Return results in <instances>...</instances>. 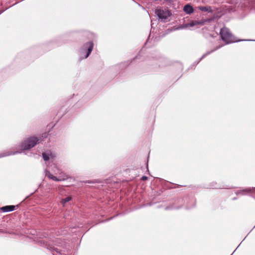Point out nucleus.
I'll return each mask as SVG.
<instances>
[{"label":"nucleus","mask_w":255,"mask_h":255,"mask_svg":"<svg viewBox=\"0 0 255 255\" xmlns=\"http://www.w3.org/2000/svg\"><path fill=\"white\" fill-rule=\"evenodd\" d=\"M175 0H155V1H163V3H164L165 2H172L174 1Z\"/></svg>","instance_id":"17"},{"label":"nucleus","mask_w":255,"mask_h":255,"mask_svg":"<svg viewBox=\"0 0 255 255\" xmlns=\"http://www.w3.org/2000/svg\"><path fill=\"white\" fill-rule=\"evenodd\" d=\"M179 207H178V208H175V207H171V208H170V207H166V209L167 210V209H179Z\"/></svg>","instance_id":"20"},{"label":"nucleus","mask_w":255,"mask_h":255,"mask_svg":"<svg viewBox=\"0 0 255 255\" xmlns=\"http://www.w3.org/2000/svg\"><path fill=\"white\" fill-rule=\"evenodd\" d=\"M223 45H219V46H217L216 47H215L214 49H213L212 50H210V51H208L207 52H206L204 54H203L202 55V56L201 57V58L200 59H199V60H198V61L196 62V64H198L199 62L202 60L204 58H205L206 56H207V55L210 54L211 53H212V52L216 51L217 50L220 49V48H221Z\"/></svg>","instance_id":"9"},{"label":"nucleus","mask_w":255,"mask_h":255,"mask_svg":"<svg viewBox=\"0 0 255 255\" xmlns=\"http://www.w3.org/2000/svg\"><path fill=\"white\" fill-rule=\"evenodd\" d=\"M71 200V197H70V196H68V197H67L66 198H64V199H63L62 200H61V204L64 206L65 204L68 202L69 201H70V200Z\"/></svg>","instance_id":"15"},{"label":"nucleus","mask_w":255,"mask_h":255,"mask_svg":"<svg viewBox=\"0 0 255 255\" xmlns=\"http://www.w3.org/2000/svg\"><path fill=\"white\" fill-rule=\"evenodd\" d=\"M141 179L142 180H143V181L146 180H147V176H143L141 177Z\"/></svg>","instance_id":"19"},{"label":"nucleus","mask_w":255,"mask_h":255,"mask_svg":"<svg viewBox=\"0 0 255 255\" xmlns=\"http://www.w3.org/2000/svg\"><path fill=\"white\" fill-rule=\"evenodd\" d=\"M47 136V133H45L44 136H42V137H44V138H46Z\"/></svg>","instance_id":"21"},{"label":"nucleus","mask_w":255,"mask_h":255,"mask_svg":"<svg viewBox=\"0 0 255 255\" xmlns=\"http://www.w3.org/2000/svg\"><path fill=\"white\" fill-rule=\"evenodd\" d=\"M155 13L162 21L165 20L170 16V13L168 10L161 8L156 9Z\"/></svg>","instance_id":"4"},{"label":"nucleus","mask_w":255,"mask_h":255,"mask_svg":"<svg viewBox=\"0 0 255 255\" xmlns=\"http://www.w3.org/2000/svg\"><path fill=\"white\" fill-rule=\"evenodd\" d=\"M50 179H52L53 181H61L63 178H58V177L55 176L53 175H51V176L49 178Z\"/></svg>","instance_id":"16"},{"label":"nucleus","mask_w":255,"mask_h":255,"mask_svg":"<svg viewBox=\"0 0 255 255\" xmlns=\"http://www.w3.org/2000/svg\"><path fill=\"white\" fill-rule=\"evenodd\" d=\"M94 44L92 41L86 43L80 49L81 57L87 58L93 50Z\"/></svg>","instance_id":"3"},{"label":"nucleus","mask_w":255,"mask_h":255,"mask_svg":"<svg viewBox=\"0 0 255 255\" xmlns=\"http://www.w3.org/2000/svg\"><path fill=\"white\" fill-rule=\"evenodd\" d=\"M204 22L201 21L193 20L191 22L182 25L179 27L180 28H186L188 27H193L197 25H203Z\"/></svg>","instance_id":"6"},{"label":"nucleus","mask_w":255,"mask_h":255,"mask_svg":"<svg viewBox=\"0 0 255 255\" xmlns=\"http://www.w3.org/2000/svg\"><path fill=\"white\" fill-rule=\"evenodd\" d=\"M19 153H20V152L17 151L14 152L11 151H5L0 153V158L8 156L11 155H14Z\"/></svg>","instance_id":"12"},{"label":"nucleus","mask_w":255,"mask_h":255,"mask_svg":"<svg viewBox=\"0 0 255 255\" xmlns=\"http://www.w3.org/2000/svg\"><path fill=\"white\" fill-rule=\"evenodd\" d=\"M233 199V200H235V199H236V198H234Z\"/></svg>","instance_id":"22"},{"label":"nucleus","mask_w":255,"mask_h":255,"mask_svg":"<svg viewBox=\"0 0 255 255\" xmlns=\"http://www.w3.org/2000/svg\"><path fill=\"white\" fill-rule=\"evenodd\" d=\"M254 190H255V187L248 188L245 189L238 190L236 192V195H245Z\"/></svg>","instance_id":"8"},{"label":"nucleus","mask_w":255,"mask_h":255,"mask_svg":"<svg viewBox=\"0 0 255 255\" xmlns=\"http://www.w3.org/2000/svg\"><path fill=\"white\" fill-rule=\"evenodd\" d=\"M45 175L47 176L49 178L51 176L52 174L47 170H45Z\"/></svg>","instance_id":"18"},{"label":"nucleus","mask_w":255,"mask_h":255,"mask_svg":"<svg viewBox=\"0 0 255 255\" xmlns=\"http://www.w3.org/2000/svg\"><path fill=\"white\" fill-rule=\"evenodd\" d=\"M1 13V12H0V14Z\"/></svg>","instance_id":"23"},{"label":"nucleus","mask_w":255,"mask_h":255,"mask_svg":"<svg viewBox=\"0 0 255 255\" xmlns=\"http://www.w3.org/2000/svg\"><path fill=\"white\" fill-rule=\"evenodd\" d=\"M42 157L45 161H48L50 159H53L55 157V155L52 154L51 151L48 150L42 153Z\"/></svg>","instance_id":"7"},{"label":"nucleus","mask_w":255,"mask_h":255,"mask_svg":"<svg viewBox=\"0 0 255 255\" xmlns=\"http://www.w3.org/2000/svg\"><path fill=\"white\" fill-rule=\"evenodd\" d=\"M40 139V138L35 136L26 138L21 144V149L24 150L33 147L39 142Z\"/></svg>","instance_id":"2"},{"label":"nucleus","mask_w":255,"mask_h":255,"mask_svg":"<svg viewBox=\"0 0 255 255\" xmlns=\"http://www.w3.org/2000/svg\"><path fill=\"white\" fill-rule=\"evenodd\" d=\"M183 10L186 13L188 14H190L193 13L194 11L193 7L189 4H187L184 5L183 7Z\"/></svg>","instance_id":"11"},{"label":"nucleus","mask_w":255,"mask_h":255,"mask_svg":"<svg viewBox=\"0 0 255 255\" xmlns=\"http://www.w3.org/2000/svg\"><path fill=\"white\" fill-rule=\"evenodd\" d=\"M18 207L17 205V206L8 205V206L2 207L0 208V210L3 212H8L14 211V210L16 209V207Z\"/></svg>","instance_id":"10"},{"label":"nucleus","mask_w":255,"mask_h":255,"mask_svg":"<svg viewBox=\"0 0 255 255\" xmlns=\"http://www.w3.org/2000/svg\"><path fill=\"white\" fill-rule=\"evenodd\" d=\"M58 178H63L62 181H64L68 178V175L64 172L60 171L59 173Z\"/></svg>","instance_id":"14"},{"label":"nucleus","mask_w":255,"mask_h":255,"mask_svg":"<svg viewBox=\"0 0 255 255\" xmlns=\"http://www.w3.org/2000/svg\"><path fill=\"white\" fill-rule=\"evenodd\" d=\"M198 9L204 12H212V8L210 6H199Z\"/></svg>","instance_id":"13"},{"label":"nucleus","mask_w":255,"mask_h":255,"mask_svg":"<svg viewBox=\"0 0 255 255\" xmlns=\"http://www.w3.org/2000/svg\"><path fill=\"white\" fill-rule=\"evenodd\" d=\"M220 35L222 40L225 42L226 44L243 41V40H236L235 37L230 32V30L225 27L221 29Z\"/></svg>","instance_id":"1"},{"label":"nucleus","mask_w":255,"mask_h":255,"mask_svg":"<svg viewBox=\"0 0 255 255\" xmlns=\"http://www.w3.org/2000/svg\"><path fill=\"white\" fill-rule=\"evenodd\" d=\"M41 244H43L42 246L43 247L51 251L52 252L53 255H65L64 254L61 253L59 249L52 245L45 243L44 242L43 243H41Z\"/></svg>","instance_id":"5"}]
</instances>
